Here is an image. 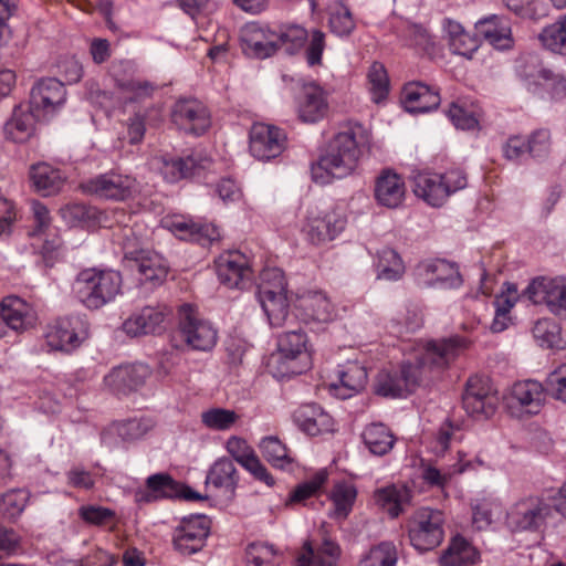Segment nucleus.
<instances>
[{"instance_id": "obj_1", "label": "nucleus", "mask_w": 566, "mask_h": 566, "mask_svg": "<svg viewBox=\"0 0 566 566\" xmlns=\"http://www.w3.org/2000/svg\"><path fill=\"white\" fill-rule=\"evenodd\" d=\"M459 338L418 344L415 360H403L398 368L382 369L375 382V394L386 398H406L420 386L427 373L444 368L457 355Z\"/></svg>"}, {"instance_id": "obj_2", "label": "nucleus", "mask_w": 566, "mask_h": 566, "mask_svg": "<svg viewBox=\"0 0 566 566\" xmlns=\"http://www.w3.org/2000/svg\"><path fill=\"white\" fill-rule=\"evenodd\" d=\"M371 133L359 122L348 120L339 125L337 133L315 161L311 163L312 180L329 185L335 179L352 175L360 158L370 150Z\"/></svg>"}, {"instance_id": "obj_3", "label": "nucleus", "mask_w": 566, "mask_h": 566, "mask_svg": "<svg viewBox=\"0 0 566 566\" xmlns=\"http://www.w3.org/2000/svg\"><path fill=\"white\" fill-rule=\"evenodd\" d=\"M277 336V353L271 357L269 367L277 379L302 375L312 365V346L307 334L294 325Z\"/></svg>"}, {"instance_id": "obj_4", "label": "nucleus", "mask_w": 566, "mask_h": 566, "mask_svg": "<svg viewBox=\"0 0 566 566\" xmlns=\"http://www.w3.org/2000/svg\"><path fill=\"white\" fill-rule=\"evenodd\" d=\"M122 275L118 271L87 268L80 271L72 284L75 297L88 310H98L120 293Z\"/></svg>"}, {"instance_id": "obj_5", "label": "nucleus", "mask_w": 566, "mask_h": 566, "mask_svg": "<svg viewBox=\"0 0 566 566\" xmlns=\"http://www.w3.org/2000/svg\"><path fill=\"white\" fill-rule=\"evenodd\" d=\"M258 300L271 327L285 326L291 322L287 283L281 269L268 268L261 272Z\"/></svg>"}, {"instance_id": "obj_6", "label": "nucleus", "mask_w": 566, "mask_h": 566, "mask_svg": "<svg viewBox=\"0 0 566 566\" xmlns=\"http://www.w3.org/2000/svg\"><path fill=\"white\" fill-rule=\"evenodd\" d=\"M468 186L467 172L452 167L443 174L419 172L413 177V192L432 207H441L446 200Z\"/></svg>"}, {"instance_id": "obj_7", "label": "nucleus", "mask_w": 566, "mask_h": 566, "mask_svg": "<svg viewBox=\"0 0 566 566\" xmlns=\"http://www.w3.org/2000/svg\"><path fill=\"white\" fill-rule=\"evenodd\" d=\"M443 514L439 510H417L407 523L410 544L419 552L436 548L443 541Z\"/></svg>"}, {"instance_id": "obj_8", "label": "nucleus", "mask_w": 566, "mask_h": 566, "mask_svg": "<svg viewBox=\"0 0 566 566\" xmlns=\"http://www.w3.org/2000/svg\"><path fill=\"white\" fill-rule=\"evenodd\" d=\"M88 337V323L81 315L59 317L48 326L46 345L52 350L71 354Z\"/></svg>"}, {"instance_id": "obj_9", "label": "nucleus", "mask_w": 566, "mask_h": 566, "mask_svg": "<svg viewBox=\"0 0 566 566\" xmlns=\"http://www.w3.org/2000/svg\"><path fill=\"white\" fill-rule=\"evenodd\" d=\"M462 405L469 416L474 419H489L497 408L499 397L490 377L473 375L465 384Z\"/></svg>"}, {"instance_id": "obj_10", "label": "nucleus", "mask_w": 566, "mask_h": 566, "mask_svg": "<svg viewBox=\"0 0 566 566\" xmlns=\"http://www.w3.org/2000/svg\"><path fill=\"white\" fill-rule=\"evenodd\" d=\"M137 181L127 174L111 170L83 180L81 190L101 199L124 201L130 198L136 191Z\"/></svg>"}, {"instance_id": "obj_11", "label": "nucleus", "mask_w": 566, "mask_h": 566, "mask_svg": "<svg viewBox=\"0 0 566 566\" xmlns=\"http://www.w3.org/2000/svg\"><path fill=\"white\" fill-rule=\"evenodd\" d=\"M179 333L185 344L192 350H211L218 339V332L209 321L198 316L191 304L180 307Z\"/></svg>"}, {"instance_id": "obj_12", "label": "nucleus", "mask_w": 566, "mask_h": 566, "mask_svg": "<svg viewBox=\"0 0 566 566\" xmlns=\"http://www.w3.org/2000/svg\"><path fill=\"white\" fill-rule=\"evenodd\" d=\"M552 506L544 499L530 496L514 503L506 512V525L512 532H536L545 525Z\"/></svg>"}, {"instance_id": "obj_13", "label": "nucleus", "mask_w": 566, "mask_h": 566, "mask_svg": "<svg viewBox=\"0 0 566 566\" xmlns=\"http://www.w3.org/2000/svg\"><path fill=\"white\" fill-rule=\"evenodd\" d=\"M211 522L206 515H189L181 518L172 532L174 549L182 556L200 552L210 534Z\"/></svg>"}, {"instance_id": "obj_14", "label": "nucleus", "mask_w": 566, "mask_h": 566, "mask_svg": "<svg viewBox=\"0 0 566 566\" xmlns=\"http://www.w3.org/2000/svg\"><path fill=\"white\" fill-rule=\"evenodd\" d=\"M346 224V217L335 210L308 211L301 232L307 243L318 247L335 240Z\"/></svg>"}, {"instance_id": "obj_15", "label": "nucleus", "mask_w": 566, "mask_h": 566, "mask_svg": "<svg viewBox=\"0 0 566 566\" xmlns=\"http://www.w3.org/2000/svg\"><path fill=\"white\" fill-rule=\"evenodd\" d=\"M170 118L179 130L193 136L203 135L211 126L208 107L197 98H179L171 108Z\"/></svg>"}, {"instance_id": "obj_16", "label": "nucleus", "mask_w": 566, "mask_h": 566, "mask_svg": "<svg viewBox=\"0 0 566 566\" xmlns=\"http://www.w3.org/2000/svg\"><path fill=\"white\" fill-rule=\"evenodd\" d=\"M66 90L64 84L54 77L43 78L35 83L30 93V108L50 120L54 114L64 105Z\"/></svg>"}, {"instance_id": "obj_17", "label": "nucleus", "mask_w": 566, "mask_h": 566, "mask_svg": "<svg viewBox=\"0 0 566 566\" xmlns=\"http://www.w3.org/2000/svg\"><path fill=\"white\" fill-rule=\"evenodd\" d=\"M535 304H545L551 313L566 318V276L536 277L527 286Z\"/></svg>"}, {"instance_id": "obj_18", "label": "nucleus", "mask_w": 566, "mask_h": 566, "mask_svg": "<svg viewBox=\"0 0 566 566\" xmlns=\"http://www.w3.org/2000/svg\"><path fill=\"white\" fill-rule=\"evenodd\" d=\"M217 276L229 289H245L251 283L253 271L249 258L238 250L221 253L214 261Z\"/></svg>"}, {"instance_id": "obj_19", "label": "nucleus", "mask_w": 566, "mask_h": 566, "mask_svg": "<svg viewBox=\"0 0 566 566\" xmlns=\"http://www.w3.org/2000/svg\"><path fill=\"white\" fill-rule=\"evenodd\" d=\"M290 316L291 322L285 326L295 325V319L304 324L328 323L333 319L334 306L324 292L310 291L296 298Z\"/></svg>"}, {"instance_id": "obj_20", "label": "nucleus", "mask_w": 566, "mask_h": 566, "mask_svg": "<svg viewBox=\"0 0 566 566\" xmlns=\"http://www.w3.org/2000/svg\"><path fill=\"white\" fill-rule=\"evenodd\" d=\"M524 87L533 95L558 101L566 96V78L545 67H533L520 72Z\"/></svg>"}, {"instance_id": "obj_21", "label": "nucleus", "mask_w": 566, "mask_h": 566, "mask_svg": "<svg viewBox=\"0 0 566 566\" xmlns=\"http://www.w3.org/2000/svg\"><path fill=\"white\" fill-rule=\"evenodd\" d=\"M124 260L126 266L139 275L142 284L160 285L167 277L168 265L166 260L157 252L148 249L126 251Z\"/></svg>"}, {"instance_id": "obj_22", "label": "nucleus", "mask_w": 566, "mask_h": 566, "mask_svg": "<svg viewBox=\"0 0 566 566\" xmlns=\"http://www.w3.org/2000/svg\"><path fill=\"white\" fill-rule=\"evenodd\" d=\"M545 386L536 380L517 381L505 397V403L513 416L537 415L545 400Z\"/></svg>"}, {"instance_id": "obj_23", "label": "nucleus", "mask_w": 566, "mask_h": 566, "mask_svg": "<svg viewBox=\"0 0 566 566\" xmlns=\"http://www.w3.org/2000/svg\"><path fill=\"white\" fill-rule=\"evenodd\" d=\"M279 38L274 27L265 23L251 22L241 31V46L245 55L266 59L277 51Z\"/></svg>"}, {"instance_id": "obj_24", "label": "nucleus", "mask_w": 566, "mask_h": 566, "mask_svg": "<svg viewBox=\"0 0 566 566\" xmlns=\"http://www.w3.org/2000/svg\"><path fill=\"white\" fill-rule=\"evenodd\" d=\"M163 226L178 239L196 242L202 247L210 245L220 239V231L214 224L196 222L185 216L165 218Z\"/></svg>"}, {"instance_id": "obj_25", "label": "nucleus", "mask_w": 566, "mask_h": 566, "mask_svg": "<svg viewBox=\"0 0 566 566\" xmlns=\"http://www.w3.org/2000/svg\"><path fill=\"white\" fill-rule=\"evenodd\" d=\"M337 380L328 385L331 396L348 399L359 394L368 381L367 368L358 361H346L337 366Z\"/></svg>"}, {"instance_id": "obj_26", "label": "nucleus", "mask_w": 566, "mask_h": 566, "mask_svg": "<svg viewBox=\"0 0 566 566\" xmlns=\"http://www.w3.org/2000/svg\"><path fill=\"white\" fill-rule=\"evenodd\" d=\"M328 108V93L316 82L305 83L296 97L301 122L316 124L326 117Z\"/></svg>"}, {"instance_id": "obj_27", "label": "nucleus", "mask_w": 566, "mask_h": 566, "mask_svg": "<svg viewBox=\"0 0 566 566\" xmlns=\"http://www.w3.org/2000/svg\"><path fill=\"white\" fill-rule=\"evenodd\" d=\"M36 315L33 307L19 296H8L0 302V338L7 329L23 332L34 325Z\"/></svg>"}, {"instance_id": "obj_28", "label": "nucleus", "mask_w": 566, "mask_h": 566, "mask_svg": "<svg viewBox=\"0 0 566 566\" xmlns=\"http://www.w3.org/2000/svg\"><path fill=\"white\" fill-rule=\"evenodd\" d=\"M286 136L282 129L256 124L250 132L249 149L251 155L259 160H270L282 154Z\"/></svg>"}, {"instance_id": "obj_29", "label": "nucleus", "mask_w": 566, "mask_h": 566, "mask_svg": "<svg viewBox=\"0 0 566 566\" xmlns=\"http://www.w3.org/2000/svg\"><path fill=\"white\" fill-rule=\"evenodd\" d=\"M418 273L424 277V284L429 287L454 290L463 284V279L457 264L444 259L421 262L418 265Z\"/></svg>"}, {"instance_id": "obj_30", "label": "nucleus", "mask_w": 566, "mask_h": 566, "mask_svg": "<svg viewBox=\"0 0 566 566\" xmlns=\"http://www.w3.org/2000/svg\"><path fill=\"white\" fill-rule=\"evenodd\" d=\"M150 371L144 364H126L114 368L104 377L105 386L117 396H127L138 390Z\"/></svg>"}, {"instance_id": "obj_31", "label": "nucleus", "mask_w": 566, "mask_h": 566, "mask_svg": "<svg viewBox=\"0 0 566 566\" xmlns=\"http://www.w3.org/2000/svg\"><path fill=\"white\" fill-rule=\"evenodd\" d=\"M293 423L308 437H317L334 431V419L318 403H303L292 413Z\"/></svg>"}, {"instance_id": "obj_32", "label": "nucleus", "mask_w": 566, "mask_h": 566, "mask_svg": "<svg viewBox=\"0 0 566 566\" xmlns=\"http://www.w3.org/2000/svg\"><path fill=\"white\" fill-rule=\"evenodd\" d=\"M146 486L150 489L158 500L177 499L187 502L207 500V495L192 490L189 485L175 480L168 473H155L146 479Z\"/></svg>"}, {"instance_id": "obj_33", "label": "nucleus", "mask_w": 566, "mask_h": 566, "mask_svg": "<svg viewBox=\"0 0 566 566\" xmlns=\"http://www.w3.org/2000/svg\"><path fill=\"white\" fill-rule=\"evenodd\" d=\"M401 103L410 114H423L436 109L441 97L438 91L422 82H409L401 91Z\"/></svg>"}, {"instance_id": "obj_34", "label": "nucleus", "mask_w": 566, "mask_h": 566, "mask_svg": "<svg viewBox=\"0 0 566 566\" xmlns=\"http://www.w3.org/2000/svg\"><path fill=\"white\" fill-rule=\"evenodd\" d=\"M240 482L239 472L232 459L218 458L208 469L205 485L213 488L227 497H233Z\"/></svg>"}, {"instance_id": "obj_35", "label": "nucleus", "mask_w": 566, "mask_h": 566, "mask_svg": "<svg viewBox=\"0 0 566 566\" xmlns=\"http://www.w3.org/2000/svg\"><path fill=\"white\" fill-rule=\"evenodd\" d=\"M444 115L459 130L473 132L481 129L483 109L470 98H458L443 109Z\"/></svg>"}, {"instance_id": "obj_36", "label": "nucleus", "mask_w": 566, "mask_h": 566, "mask_svg": "<svg viewBox=\"0 0 566 566\" xmlns=\"http://www.w3.org/2000/svg\"><path fill=\"white\" fill-rule=\"evenodd\" d=\"M165 312L160 306H144L134 311L123 323V331L130 337L156 334L163 328Z\"/></svg>"}, {"instance_id": "obj_37", "label": "nucleus", "mask_w": 566, "mask_h": 566, "mask_svg": "<svg viewBox=\"0 0 566 566\" xmlns=\"http://www.w3.org/2000/svg\"><path fill=\"white\" fill-rule=\"evenodd\" d=\"M474 28L476 35L497 50H507L513 45L511 23L504 17L492 14L480 19Z\"/></svg>"}, {"instance_id": "obj_38", "label": "nucleus", "mask_w": 566, "mask_h": 566, "mask_svg": "<svg viewBox=\"0 0 566 566\" xmlns=\"http://www.w3.org/2000/svg\"><path fill=\"white\" fill-rule=\"evenodd\" d=\"M406 186L403 178L397 172L385 169L375 182V199L378 205L395 209L405 200Z\"/></svg>"}, {"instance_id": "obj_39", "label": "nucleus", "mask_w": 566, "mask_h": 566, "mask_svg": "<svg viewBox=\"0 0 566 566\" xmlns=\"http://www.w3.org/2000/svg\"><path fill=\"white\" fill-rule=\"evenodd\" d=\"M36 120H43V117L35 114L29 105L28 107L15 106L12 116L3 126L6 138L19 144L28 142L34 134Z\"/></svg>"}, {"instance_id": "obj_40", "label": "nucleus", "mask_w": 566, "mask_h": 566, "mask_svg": "<svg viewBox=\"0 0 566 566\" xmlns=\"http://www.w3.org/2000/svg\"><path fill=\"white\" fill-rule=\"evenodd\" d=\"M412 500V491L401 483H392L378 488L374 492L375 503L388 513L391 518H397Z\"/></svg>"}, {"instance_id": "obj_41", "label": "nucleus", "mask_w": 566, "mask_h": 566, "mask_svg": "<svg viewBox=\"0 0 566 566\" xmlns=\"http://www.w3.org/2000/svg\"><path fill=\"white\" fill-rule=\"evenodd\" d=\"M154 427L155 421L151 417H134L113 422L102 432L101 439L103 443H107L108 437L115 434L123 442L130 443L143 439Z\"/></svg>"}, {"instance_id": "obj_42", "label": "nucleus", "mask_w": 566, "mask_h": 566, "mask_svg": "<svg viewBox=\"0 0 566 566\" xmlns=\"http://www.w3.org/2000/svg\"><path fill=\"white\" fill-rule=\"evenodd\" d=\"M202 169H205L202 160L195 155L185 157L165 155L161 157L160 172L169 184L199 176Z\"/></svg>"}, {"instance_id": "obj_43", "label": "nucleus", "mask_w": 566, "mask_h": 566, "mask_svg": "<svg viewBox=\"0 0 566 566\" xmlns=\"http://www.w3.org/2000/svg\"><path fill=\"white\" fill-rule=\"evenodd\" d=\"M479 560V549L461 534L450 538L439 559L441 566H473Z\"/></svg>"}, {"instance_id": "obj_44", "label": "nucleus", "mask_w": 566, "mask_h": 566, "mask_svg": "<svg viewBox=\"0 0 566 566\" xmlns=\"http://www.w3.org/2000/svg\"><path fill=\"white\" fill-rule=\"evenodd\" d=\"M30 179L36 191L45 197L55 195L64 186V178L61 171L45 163L32 165Z\"/></svg>"}, {"instance_id": "obj_45", "label": "nucleus", "mask_w": 566, "mask_h": 566, "mask_svg": "<svg viewBox=\"0 0 566 566\" xmlns=\"http://www.w3.org/2000/svg\"><path fill=\"white\" fill-rule=\"evenodd\" d=\"M329 499L333 504V511L329 513V517L345 520L353 511L357 499V489L350 482H337L331 491Z\"/></svg>"}, {"instance_id": "obj_46", "label": "nucleus", "mask_w": 566, "mask_h": 566, "mask_svg": "<svg viewBox=\"0 0 566 566\" xmlns=\"http://www.w3.org/2000/svg\"><path fill=\"white\" fill-rule=\"evenodd\" d=\"M361 438L366 448L375 455H385L395 444V437L390 429L384 423H370L363 433Z\"/></svg>"}, {"instance_id": "obj_47", "label": "nucleus", "mask_w": 566, "mask_h": 566, "mask_svg": "<svg viewBox=\"0 0 566 566\" xmlns=\"http://www.w3.org/2000/svg\"><path fill=\"white\" fill-rule=\"evenodd\" d=\"M30 237L33 239L32 247L41 256L43 265L48 269L53 268L61 255L62 248V239L56 229Z\"/></svg>"}, {"instance_id": "obj_48", "label": "nucleus", "mask_w": 566, "mask_h": 566, "mask_svg": "<svg viewBox=\"0 0 566 566\" xmlns=\"http://www.w3.org/2000/svg\"><path fill=\"white\" fill-rule=\"evenodd\" d=\"M472 525L478 531L488 530L503 512L502 503L494 497H482L472 505Z\"/></svg>"}, {"instance_id": "obj_49", "label": "nucleus", "mask_w": 566, "mask_h": 566, "mask_svg": "<svg viewBox=\"0 0 566 566\" xmlns=\"http://www.w3.org/2000/svg\"><path fill=\"white\" fill-rule=\"evenodd\" d=\"M537 345L547 349H563L566 345L562 327L551 318L538 319L532 328Z\"/></svg>"}, {"instance_id": "obj_50", "label": "nucleus", "mask_w": 566, "mask_h": 566, "mask_svg": "<svg viewBox=\"0 0 566 566\" xmlns=\"http://www.w3.org/2000/svg\"><path fill=\"white\" fill-rule=\"evenodd\" d=\"M260 450L263 458L275 469L286 470L294 462L290 450L277 437L263 438L260 442Z\"/></svg>"}, {"instance_id": "obj_51", "label": "nucleus", "mask_w": 566, "mask_h": 566, "mask_svg": "<svg viewBox=\"0 0 566 566\" xmlns=\"http://www.w3.org/2000/svg\"><path fill=\"white\" fill-rule=\"evenodd\" d=\"M375 266L379 280L397 281L405 273L401 256L391 248H384L378 252Z\"/></svg>"}, {"instance_id": "obj_52", "label": "nucleus", "mask_w": 566, "mask_h": 566, "mask_svg": "<svg viewBox=\"0 0 566 566\" xmlns=\"http://www.w3.org/2000/svg\"><path fill=\"white\" fill-rule=\"evenodd\" d=\"M538 39L546 50L566 56V14L543 28Z\"/></svg>"}, {"instance_id": "obj_53", "label": "nucleus", "mask_w": 566, "mask_h": 566, "mask_svg": "<svg viewBox=\"0 0 566 566\" xmlns=\"http://www.w3.org/2000/svg\"><path fill=\"white\" fill-rule=\"evenodd\" d=\"M398 548L394 542L382 541L364 554L357 566H397Z\"/></svg>"}, {"instance_id": "obj_54", "label": "nucleus", "mask_w": 566, "mask_h": 566, "mask_svg": "<svg viewBox=\"0 0 566 566\" xmlns=\"http://www.w3.org/2000/svg\"><path fill=\"white\" fill-rule=\"evenodd\" d=\"M30 493L24 489H13L0 495V518L15 522L27 507Z\"/></svg>"}, {"instance_id": "obj_55", "label": "nucleus", "mask_w": 566, "mask_h": 566, "mask_svg": "<svg viewBox=\"0 0 566 566\" xmlns=\"http://www.w3.org/2000/svg\"><path fill=\"white\" fill-rule=\"evenodd\" d=\"M370 98L379 104L387 99L390 90L389 76L386 67L380 62H374L367 74Z\"/></svg>"}, {"instance_id": "obj_56", "label": "nucleus", "mask_w": 566, "mask_h": 566, "mask_svg": "<svg viewBox=\"0 0 566 566\" xmlns=\"http://www.w3.org/2000/svg\"><path fill=\"white\" fill-rule=\"evenodd\" d=\"M275 33L279 38L277 50L285 46L291 54L302 49L308 38V31L296 24L274 25Z\"/></svg>"}, {"instance_id": "obj_57", "label": "nucleus", "mask_w": 566, "mask_h": 566, "mask_svg": "<svg viewBox=\"0 0 566 566\" xmlns=\"http://www.w3.org/2000/svg\"><path fill=\"white\" fill-rule=\"evenodd\" d=\"M239 420V415L234 410L214 407L205 410L201 413L202 424L214 431L230 430Z\"/></svg>"}, {"instance_id": "obj_58", "label": "nucleus", "mask_w": 566, "mask_h": 566, "mask_svg": "<svg viewBox=\"0 0 566 566\" xmlns=\"http://www.w3.org/2000/svg\"><path fill=\"white\" fill-rule=\"evenodd\" d=\"M526 138L528 156L543 160L548 157L552 147V135L547 128L533 130Z\"/></svg>"}, {"instance_id": "obj_59", "label": "nucleus", "mask_w": 566, "mask_h": 566, "mask_svg": "<svg viewBox=\"0 0 566 566\" xmlns=\"http://www.w3.org/2000/svg\"><path fill=\"white\" fill-rule=\"evenodd\" d=\"M408 45L420 55L434 54V41L429 31L420 24H412L407 29Z\"/></svg>"}, {"instance_id": "obj_60", "label": "nucleus", "mask_w": 566, "mask_h": 566, "mask_svg": "<svg viewBox=\"0 0 566 566\" xmlns=\"http://www.w3.org/2000/svg\"><path fill=\"white\" fill-rule=\"evenodd\" d=\"M275 549L264 542L250 543L245 548L247 563L253 566H274Z\"/></svg>"}, {"instance_id": "obj_61", "label": "nucleus", "mask_w": 566, "mask_h": 566, "mask_svg": "<svg viewBox=\"0 0 566 566\" xmlns=\"http://www.w3.org/2000/svg\"><path fill=\"white\" fill-rule=\"evenodd\" d=\"M116 86L124 93L130 94L133 102L142 101L153 96L155 85L146 80L137 78H116Z\"/></svg>"}, {"instance_id": "obj_62", "label": "nucleus", "mask_w": 566, "mask_h": 566, "mask_svg": "<svg viewBox=\"0 0 566 566\" xmlns=\"http://www.w3.org/2000/svg\"><path fill=\"white\" fill-rule=\"evenodd\" d=\"M78 516L87 524L104 526L115 518L116 513L109 507L88 504L78 509Z\"/></svg>"}, {"instance_id": "obj_63", "label": "nucleus", "mask_w": 566, "mask_h": 566, "mask_svg": "<svg viewBox=\"0 0 566 566\" xmlns=\"http://www.w3.org/2000/svg\"><path fill=\"white\" fill-rule=\"evenodd\" d=\"M545 389L553 398L566 402V364L559 365L548 374Z\"/></svg>"}, {"instance_id": "obj_64", "label": "nucleus", "mask_w": 566, "mask_h": 566, "mask_svg": "<svg viewBox=\"0 0 566 566\" xmlns=\"http://www.w3.org/2000/svg\"><path fill=\"white\" fill-rule=\"evenodd\" d=\"M340 553V547L336 542L325 538L322 544L314 549V566H336Z\"/></svg>"}]
</instances>
